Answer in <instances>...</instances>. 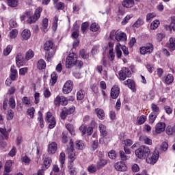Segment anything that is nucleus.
<instances>
[{
    "label": "nucleus",
    "instance_id": "nucleus-37",
    "mask_svg": "<svg viewBox=\"0 0 175 175\" xmlns=\"http://www.w3.org/2000/svg\"><path fill=\"white\" fill-rule=\"evenodd\" d=\"M165 132L167 135L170 136L172 135H175V124L173 126H168L165 129Z\"/></svg>",
    "mask_w": 175,
    "mask_h": 175
},
{
    "label": "nucleus",
    "instance_id": "nucleus-25",
    "mask_svg": "<svg viewBox=\"0 0 175 175\" xmlns=\"http://www.w3.org/2000/svg\"><path fill=\"white\" fill-rule=\"evenodd\" d=\"M98 129L100 131V133L103 137H106L107 136V130L106 129V126L105 124H100L98 126Z\"/></svg>",
    "mask_w": 175,
    "mask_h": 175
},
{
    "label": "nucleus",
    "instance_id": "nucleus-20",
    "mask_svg": "<svg viewBox=\"0 0 175 175\" xmlns=\"http://www.w3.org/2000/svg\"><path fill=\"white\" fill-rule=\"evenodd\" d=\"M167 47L170 51H175V38L171 37L169 39L168 43L167 44Z\"/></svg>",
    "mask_w": 175,
    "mask_h": 175
},
{
    "label": "nucleus",
    "instance_id": "nucleus-1",
    "mask_svg": "<svg viewBox=\"0 0 175 175\" xmlns=\"http://www.w3.org/2000/svg\"><path fill=\"white\" fill-rule=\"evenodd\" d=\"M151 154V150L146 145L141 146L135 150V155L139 159H146L147 157Z\"/></svg>",
    "mask_w": 175,
    "mask_h": 175
},
{
    "label": "nucleus",
    "instance_id": "nucleus-26",
    "mask_svg": "<svg viewBox=\"0 0 175 175\" xmlns=\"http://www.w3.org/2000/svg\"><path fill=\"white\" fill-rule=\"evenodd\" d=\"M0 137L2 138L3 140H8V139H9V133L6 131V129L0 127Z\"/></svg>",
    "mask_w": 175,
    "mask_h": 175
},
{
    "label": "nucleus",
    "instance_id": "nucleus-59",
    "mask_svg": "<svg viewBox=\"0 0 175 175\" xmlns=\"http://www.w3.org/2000/svg\"><path fill=\"white\" fill-rule=\"evenodd\" d=\"M65 158H66L65 152H61L59 157V159L62 165V167L64 166V165H65Z\"/></svg>",
    "mask_w": 175,
    "mask_h": 175
},
{
    "label": "nucleus",
    "instance_id": "nucleus-33",
    "mask_svg": "<svg viewBox=\"0 0 175 175\" xmlns=\"http://www.w3.org/2000/svg\"><path fill=\"white\" fill-rule=\"evenodd\" d=\"M12 166H13L12 161L9 160L6 161L4 167V172H5V173H10V172H12Z\"/></svg>",
    "mask_w": 175,
    "mask_h": 175
},
{
    "label": "nucleus",
    "instance_id": "nucleus-6",
    "mask_svg": "<svg viewBox=\"0 0 175 175\" xmlns=\"http://www.w3.org/2000/svg\"><path fill=\"white\" fill-rule=\"evenodd\" d=\"M76 61H77V55H75V53L69 54L66 59V68L68 69L73 68V66H75V64H76Z\"/></svg>",
    "mask_w": 175,
    "mask_h": 175
},
{
    "label": "nucleus",
    "instance_id": "nucleus-47",
    "mask_svg": "<svg viewBox=\"0 0 175 175\" xmlns=\"http://www.w3.org/2000/svg\"><path fill=\"white\" fill-rule=\"evenodd\" d=\"M27 114L30 118H33L35 117V108L33 107L29 108L27 111Z\"/></svg>",
    "mask_w": 175,
    "mask_h": 175
},
{
    "label": "nucleus",
    "instance_id": "nucleus-45",
    "mask_svg": "<svg viewBox=\"0 0 175 175\" xmlns=\"http://www.w3.org/2000/svg\"><path fill=\"white\" fill-rule=\"evenodd\" d=\"M34 55L35 53H33V51H32V49H29L27 52H26L25 58L27 61H29V59H32V57Z\"/></svg>",
    "mask_w": 175,
    "mask_h": 175
},
{
    "label": "nucleus",
    "instance_id": "nucleus-10",
    "mask_svg": "<svg viewBox=\"0 0 175 175\" xmlns=\"http://www.w3.org/2000/svg\"><path fill=\"white\" fill-rule=\"evenodd\" d=\"M79 131L82 133V136H84V135H87V136H91L92 133H94V129L92 127H87L86 125L82 124L79 127Z\"/></svg>",
    "mask_w": 175,
    "mask_h": 175
},
{
    "label": "nucleus",
    "instance_id": "nucleus-51",
    "mask_svg": "<svg viewBox=\"0 0 175 175\" xmlns=\"http://www.w3.org/2000/svg\"><path fill=\"white\" fill-rule=\"evenodd\" d=\"M61 139L63 144H66V143H68V133L66 131L62 133Z\"/></svg>",
    "mask_w": 175,
    "mask_h": 175
},
{
    "label": "nucleus",
    "instance_id": "nucleus-62",
    "mask_svg": "<svg viewBox=\"0 0 175 175\" xmlns=\"http://www.w3.org/2000/svg\"><path fill=\"white\" fill-rule=\"evenodd\" d=\"M159 21H154L150 25V29L154 30L159 27Z\"/></svg>",
    "mask_w": 175,
    "mask_h": 175
},
{
    "label": "nucleus",
    "instance_id": "nucleus-9",
    "mask_svg": "<svg viewBox=\"0 0 175 175\" xmlns=\"http://www.w3.org/2000/svg\"><path fill=\"white\" fill-rule=\"evenodd\" d=\"M140 54L146 55V54H151L154 51V45L152 43H148L144 46L139 48Z\"/></svg>",
    "mask_w": 175,
    "mask_h": 175
},
{
    "label": "nucleus",
    "instance_id": "nucleus-53",
    "mask_svg": "<svg viewBox=\"0 0 175 175\" xmlns=\"http://www.w3.org/2000/svg\"><path fill=\"white\" fill-rule=\"evenodd\" d=\"M64 109H66V111H67V114L68 116H70V114H73L74 112L76 111V107H75V105H72L68 108L64 107Z\"/></svg>",
    "mask_w": 175,
    "mask_h": 175
},
{
    "label": "nucleus",
    "instance_id": "nucleus-38",
    "mask_svg": "<svg viewBox=\"0 0 175 175\" xmlns=\"http://www.w3.org/2000/svg\"><path fill=\"white\" fill-rule=\"evenodd\" d=\"M85 96V92L83 90H80L77 92V100H83Z\"/></svg>",
    "mask_w": 175,
    "mask_h": 175
},
{
    "label": "nucleus",
    "instance_id": "nucleus-40",
    "mask_svg": "<svg viewBox=\"0 0 175 175\" xmlns=\"http://www.w3.org/2000/svg\"><path fill=\"white\" fill-rule=\"evenodd\" d=\"M157 117H158V114L151 112L148 116L149 124H153L154 122H155Z\"/></svg>",
    "mask_w": 175,
    "mask_h": 175
},
{
    "label": "nucleus",
    "instance_id": "nucleus-21",
    "mask_svg": "<svg viewBox=\"0 0 175 175\" xmlns=\"http://www.w3.org/2000/svg\"><path fill=\"white\" fill-rule=\"evenodd\" d=\"M29 38H31V31L28 29H25L21 34V38L22 40H28Z\"/></svg>",
    "mask_w": 175,
    "mask_h": 175
},
{
    "label": "nucleus",
    "instance_id": "nucleus-43",
    "mask_svg": "<svg viewBox=\"0 0 175 175\" xmlns=\"http://www.w3.org/2000/svg\"><path fill=\"white\" fill-rule=\"evenodd\" d=\"M143 24H144V21H143L141 18H139L137 21L133 25V28H140Z\"/></svg>",
    "mask_w": 175,
    "mask_h": 175
},
{
    "label": "nucleus",
    "instance_id": "nucleus-46",
    "mask_svg": "<svg viewBox=\"0 0 175 175\" xmlns=\"http://www.w3.org/2000/svg\"><path fill=\"white\" fill-rule=\"evenodd\" d=\"M84 142L83 141L75 142V148L77 150H83L84 148Z\"/></svg>",
    "mask_w": 175,
    "mask_h": 175
},
{
    "label": "nucleus",
    "instance_id": "nucleus-52",
    "mask_svg": "<svg viewBox=\"0 0 175 175\" xmlns=\"http://www.w3.org/2000/svg\"><path fill=\"white\" fill-rule=\"evenodd\" d=\"M74 28H76V31H74L72 32L71 37L72 39H79V36H80L79 34V27L78 26H75Z\"/></svg>",
    "mask_w": 175,
    "mask_h": 175
},
{
    "label": "nucleus",
    "instance_id": "nucleus-5",
    "mask_svg": "<svg viewBox=\"0 0 175 175\" xmlns=\"http://www.w3.org/2000/svg\"><path fill=\"white\" fill-rule=\"evenodd\" d=\"M119 80L124 81L126 80V77H132V72L129 68L123 67L118 73Z\"/></svg>",
    "mask_w": 175,
    "mask_h": 175
},
{
    "label": "nucleus",
    "instance_id": "nucleus-32",
    "mask_svg": "<svg viewBox=\"0 0 175 175\" xmlns=\"http://www.w3.org/2000/svg\"><path fill=\"white\" fill-rule=\"evenodd\" d=\"M53 163V160H51V157H46L44 160V170L49 169Z\"/></svg>",
    "mask_w": 175,
    "mask_h": 175
},
{
    "label": "nucleus",
    "instance_id": "nucleus-29",
    "mask_svg": "<svg viewBox=\"0 0 175 175\" xmlns=\"http://www.w3.org/2000/svg\"><path fill=\"white\" fill-rule=\"evenodd\" d=\"M38 121L39 122L40 128H44V120H43V113L41 111L38 112Z\"/></svg>",
    "mask_w": 175,
    "mask_h": 175
},
{
    "label": "nucleus",
    "instance_id": "nucleus-30",
    "mask_svg": "<svg viewBox=\"0 0 175 175\" xmlns=\"http://www.w3.org/2000/svg\"><path fill=\"white\" fill-rule=\"evenodd\" d=\"M95 111L99 120H105V111L103 109L97 108L95 109Z\"/></svg>",
    "mask_w": 175,
    "mask_h": 175
},
{
    "label": "nucleus",
    "instance_id": "nucleus-11",
    "mask_svg": "<svg viewBox=\"0 0 175 175\" xmlns=\"http://www.w3.org/2000/svg\"><path fill=\"white\" fill-rule=\"evenodd\" d=\"M120 91H121V89L120 88V86H118V85H113L110 92L111 98L112 99H117V98L120 96Z\"/></svg>",
    "mask_w": 175,
    "mask_h": 175
},
{
    "label": "nucleus",
    "instance_id": "nucleus-58",
    "mask_svg": "<svg viewBox=\"0 0 175 175\" xmlns=\"http://www.w3.org/2000/svg\"><path fill=\"white\" fill-rule=\"evenodd\" d=\"M14 117V111L12 109H9L7 113V120L8 121H10L11 120H13V118Z\"/></svg>",
    "mask_w": 175,
    "mask_h": 175
},
{
    "label": "nucleus",
    "instance_id": "nucleus-28",
    "mask_svg": "<svg viewBox=\"0 0 175 175\" xmlns=\"http://www.w3.org/2000/svg\"><path fill=\"white\" fill-rule=\"evenodd\" d=\"M31 17V11L26 10L25 13L20 16V20L22 23H25V19L28 18V20H29Z\"/></svg>",
    "mask_w": 175,
    "mask_h": 175
},
{
    "label": "nucleus",
    "instance_id": "nucleus-54",
    "mask_svg": "<svg viewBox=\"0 0 175 175\" xmlns=\"http://www.w3.org/2000/svg\"><path fill=\"white\" fill-rule=\"evenodd\" d=\"M13 50V46L12 45H8L6 49L3 50V54L5 56H8L12 53V51Z\"/></svg>",
    "mask_w": 175,
    "mask_h": 175
},
{
    "label": "nucleus",
    "instance_id": "nucleus-44",
    "mask_svg": "<svg viewBox=\"0 0 175 175\" xmlns=\"http://www.w3.org/2000/svg\"><path fill=\"white\" fill-rule=\"evenodd\" d=\"M99 25L96 23H93L91 24L90 29L92 32H98L99 31Z\"/></svg>",
    "mask_w": 175,
    "mask_h": 175
},
{
    "label": "nucleus",
    "instance_id": "nucleus-57",
    "mask_svg": "<svg viewBox=\"0 0 175 175\" xmlns=\"http://www.w3.org/2000/svg\"><path fill=\"white\" fill-rule=\"evenodd\" d=\"M8 105L11 109H16V100H14V98L11 97L9 99Z\"/></svg>",
    "mask_w": 175,
    "mask_h": 175
},
{
    "label": "nucleus",
    "instance_id": "nucleus-55",
    "mask_svg": "<svg viewBox=\"0 0 175 175\" xmlns=\"http://www.w3.org/2000/svg\"><path fill=\"white\" fill-rule=\"evenodd\" d=\"M49 27V19L45 18L42 21V28L43 31H46V29Z\"/></svg>",
    "mask_w": 175,
    "mask_h": 175
},
{
    "label": "nucleus",
    "instance_id": "nucleus-12",
    "mask_svg": "<svg viewBox=\"0 0 175 175\" xmlns=\"http://www.w3.org/2000/svg\"><path fill=\"white\" fill-rule=\"evenodd\" d=\"M72 90H73V81L70 80L67 81L63 86V89H62L63 94H70Z\"/></svg>",
    "mask_w": 175,
    "mask_h": 175
},
{
    "label": "nucleus",
    "instance_id": "nucleus-13",
    "mask_svg": "<svg viewBox=\"0 0 175 175\" xmlns=\"http://www.w3.org/2000/svg\"><path fill=\"white\" fill-rule=\"evenodd\" d=\"M150 155L146 157V162L150 165H155L158 161V158H159V154L153 153L152 155Z\"/></svg>",
    "mask_w": 175,
    "mask_h": 175
},
{
    "label": "nucleus",
    "instance_id": "nucleus-23",
    "mask_svg": "<svg viewBox=\"0 0 175 175\" xmlns=\"http://www.w3.org/2000/svg\"><path fill=\"white\" fill-rule=\"evenodd\" d=\"M57 145L55 142H52L49 145L48 152L49 154H55L57 152Z\"/></svg>",
    "mask_w": 175,
    "mask_h": 175
},
{
    "label": "nucleus",
    "instance_id": "nucleus-24",
    "mask_svg": "<svg viewBox=\"0 0 175 175\" xmlns=\"http://www.w3.org/2000/svg\"><path fill=\"white\" fill-rule=\"evenodd\" d=\"M121 50V44L118 43L115 47V53L118 59H120L121 57H122V51Z\"/></svg>",
    "mask_w": 175,
    "mask_h": 175
},
{
    "label": "nucleus",
    "instance_id": "nucleus-63",
    "mask_svg": "<svg viewBox=\"0 0 175 175\" xmlns=\"http://www.w3.org/2000/svg\"><path fill=\"white\" fill-rule=\"evenodd\" d=\"M66 129L70 132V135H75V128L71 124H68L66 126Z\"/></svg>",
    "mask_w": 175,
    "mask_h": 175
},
{
    "label": "nucleus",
    "instance_id": "nucleus-2",
    "mask_svg": "<svg viewBox=\"0 0 175 175\" xmlns=\"http://www.w3.org/2000/svg\"><path fill=\"white\" fill-rule=\"evenodd\" d=\"M109 38L111 40H115L117 42H126L127 40L126 33L120 30H112L109 34Z\"/></svg>",
    "mask_w": 175,
    "mask_h": 175
},
{
    "label": "nucleus",
    "instance_id": "nucleus-39",
    "mask_svg": "<svg viewBox=\"0 0 175 175\" xmlns=\"http://www.w3.org/2000/svg\"><path fill=\"white\" fill-rule=\"evenodd\" d=\"M68 172L70 175H76L77 174V171H76V167L73 165L72 163H70V165L68 166Z\"/></svg>",
    "mask_w": 175,
    "mask_h": 175
},
{
    "label": "nucleus",
    "instance_id": "nucleus-7",
    "mask_svg": "<svg viewBox=\"0 0 175 175\" xmlns=\"http://www.w3.org/2000/svg\"><path fill=\"white\" fill-rule=\"evenodd\" d=\"M46 122H48L49 129H53L55 128V125H57V122L55 121V118L53 116V113L49 111L46 113V116L45 118Z\"/></svg>",
    "mask_w": 175,
    "mask_h": 175
},
{
    "label": "nucleus",
    "instance_id": "nucleus-41",
    "mask_svg": "<svg viewBox=\"0 0 175 175\" xmlns=\"http://www.w3.org/2000/svg\"><path fill=\"white\" fill-rule=\"evenodd\" d=\"M7 2L10 8H17L18 6V0H7Z\"/></svg>",
    "mask_w": 175,
    "mask_h": 175
},
{
    "label": "nucleus",
    "instance_id": "nucleus-22",
    "mask_svg": "<svg viewBox=\"0 0 175 175\" xmlns=\"http://www.w3.org/2000/svg\"><path fill=\"white\" fill-rule=\"evenodd\" d=\"M122 5L124 8L130 9L131 8H133V6H135V0H124L122 2Z\"/></svg>",
    "mask_w": 175,
    "mask_h": 175
},
{
    "label": "nucleus",
    "instance_id": "nucleus-42",
    "mask_svg": "<svg viewBox=\"0 0 175 175\" xmlns=\"http://www.w3.org/2000/svg\"><path fill=\"white\" fill-rule=\"evenodd\" d=\"M174 81V77H173V75L168 74L165 77V83L167 85H170Z\"/></svg>",
    "mask_w": 175,
    "mask_h": 175
},
{
    "label": "nucleus",
    "instance_id": "nucleus-64",
    "mask_svg": "<svg viewBox=\"0 0 175 175\" xmlns=\"http://www.w3.org/2000/svg\"><path fill=\"white\" fill-rule=\"evenodd\" d=\"M88 22H84L81 24V29L83 33H85L87 29H88Z\"/></svg>",
    "mask_w": 175,
    "mask_h": 175
},
{
    "label": "nucleus",
    "instance_id": "nucleus-17",
    "mask_svg": "<svg viewBox=\"0 0 175 175\" xmlns=\"http://www.w3.org/2000/svg\"><path fill=\"white\" fill-rule=\"evenodd\" d=\"M165 128L166 124L165 122H159L155 126V132L156 133H162V132H165Z\"/></svg>",
    "mask_w": 175,
    "mask_h": 175
},
{
    "label": "nucleus",
    "instance_id": "nucleus-4",
    "mask_svg": "<svg viewBox=\"0 0 175 175\" xmlns=\"http://www.w3.org/2000/svg\"><path fill=\"white\" fill-rule=\"evenodd\" d=\"M43 12L42 7H38L34 12V14L30 17L29 19L26 21L27 24H35L36 21H38L40 18V14Z\"/></svg>",
    "mask_w": 175,
    "mask_h": 175
},
{
    "label": "nucleus",
    "instance_id": "nucleus-49",
    "mask_svg": "<svg viewBox=\"0 0 175 175\" xmlns=\"http://www.w3.org/2000/svg\"><path fill=\"white\" fill-rule=\"evenodd\" d=\"M147 121V116L142 115L137 120V122L138 125H143Z\"/></svg>",
    "mask_w": 175,
    "mask_h": 175
},
{
    "label": "nucleus",
    "instance_id": "nucleus-56",
    "mask_svg": "<svg viewBox=\"0 0 175 175\" xmlns=\"http://www.w3.org/2000/svg\"><path fill=\"white\" fill-rule=\"evenodd\" d=\"M108 58L110 59V61H114L116 58V53H114V50L113 49H109Z\"/></svg>",
    "mask_w": 175,
    "mask_h": 175
},
{
    "label": "nucleus",
    "instance_id": "nucleus-16",
    "mask_svg": "<svg viewBox=\"0 0 175 175\" xmlns=\"http://www.w3.org/2000/svg\"><path fill=\"white\" fill-rule=\"evenodd\" d=\"M124 85H127L133 92H136V83L134 80L129 79L124 81Z\"/></svg>",
    "mask_w": 175,
    "mask_h": 175
},
{
    "label": "nucleus",
    "instance_id": "nucleus-48",
    "mask_svg": "<svg viewBox=\"0 0 175 175\" xmlns=\"http://www.w3.org/2000/svg\"><path fill=\"white\" fill-rule=\"evenodd\" d=\"M55 9H56V10H64V9H65V3L63 2L56 3Z\"/></svg>",
    "mask_w": 175,
    "mask_h": 175
},
{
    "label": "nucleus",
    "instance_id": "nucleus-27",
    "mask_svg": "<svg viewBox=\"0 0 175 175\" xmlns=\"http://www.w3.org/2000/svg\"><path fill=\"white\" fill-rule=\"evenodd\" d=\"M53 47H54V43L51 40L46 41L44 44V50H45V51L53 50Z\"/></svg>",
    "mask_w": 175,
    "mask_h": 175
},
{
    "label": "nucleus",
    "instance_id": "nucleus-19",
    "mask_svg": "<svg viewBox=\"0 0 175 175\" xmlns=\"http://www.w3.org/2000/svg\"><path fill=\"white\" fill-rule=\"evenodd\" d=\"M141 143L144 144H147L148 146H151L152 144V139H150L147 135H141L139 139Z\"/></svg>",
    "mask_w": 175,
    "mask_h": 175
},
{
    "label": "nucleus",
    "instance_id": "nucleus-8",
    "mask_svg": "<svg viewBox=\"0 0 175 175\" xmlns=\"http://www.w3.org/2000/svg\"><path fill=\"white\" fill-rule=\"evenodd\" d=\"M54 105L57 107H59L60 105L66 106V105H68V98L64 96L58 95L54 99Z\"/></svg>",
    "mask_w": 175,
    "mask_h": 175
},
{
    "label": "nucleus",
    "instance_id": "nucleus-31",
    "mask_svg": "<svg viewBox=\"0 0 175 175\" xmlns=\"http://www.w3.org/2000/svg\"><path fill=\"white\" fill-rule=\"evenodd\" d=\"M150 109L152 110V113L154 114L159 115V113H161V109H159V107L155 103H152L150 105Z\"/></svg>",
    "mask_w": 175,
    "mask_h": 175
},
{
    "label": "nucleus",
    "instance_id": "nucleus-61",
    "mask_svg": "<svg viewBox=\"0 0 175 175\" xmlns=\"http://www.w3.org/2000/svg\"><path fill=\"white\" fill-rule=\"evenodd\" d=\"M122 143L125 146V147H131V146L133 144V141H132V139H126L123 140Z\"/></svg>",
    "mask_w": 175,
    "mask_h": 175
},
{
    "label": "nucleus",
    "instance_id": "nucleus-3",
    "mask_svg": "<svg viewBox=\"0 0 175 175\" xmlns=\"http://www.w3.org/2000/svg\"><path fill=\"white\" fill-rule=\"evenodd\" d=\"M66 152L68 155L70 163H73L76 159V152H75V144L73 143V139L70 140L69 146H67Z\"/></svg>",
    "mask_w": 175,
    "mask_h": 175
},
{
    "label": "nucleus",
    "instance_id": "nucleus-15",
    "mask_svg": "<svg viewBox=\"0 0 175 175\" xmlns=\"http://www.w3.org/2000/svg\"><path fill=\"white\" fill-rule=\"evenodd\" d=\"M115 169L118 170V172H126L128 170V167H126V164L123 161H120L115 163Z\"/></svg>",
    "mask_w": 175,
    "mask_h": 175
},
{
    "label": "nucleus",
    "instance_id": "nucleus-14",
    "mask_svg": "<svg viewBox=\"0 0 175 175\" xmlns=\"http://www.w3.org/2000/svg\"><path fill=\"white\" fill-rule=\"evenodd\" d=\"M17 77H18V72H17V69H16V66L12 65L10 68V79L12 81H16Z\"/></svg>",
    "mask_w": 175,
    "mask_h": 175
},
{
    "label": "nucleus",
    "instance_id": "nucleus-36",
    "mask_svg": "<svg viewBox=\"0 0 175 175\" xmlns=\"http://www.w3.org/2000/svg\"><path fill=\"white\" fill-rule=\"evenodd\" d=\"M58 80V75L56 72H52L51 75V81L50 83L51 85H54L55 83H57V81Z\"/></svg>",
    "mask_w": 175,
    "mask_h": 175
},
{
    "label": "nucleus",
    "instance_id": "nucleus-60",
    "mask_svg": "<svg viewBox=\"0 0 175 175\" xmlns=\"http://www.w3.org/2000/svg\"><path fill=\"white\" fill-rule=\"evenodd\" d=\"M28 73V67H23L19 69V76H25Z\"/></svg>",
    "mask_w": 175,
    "mask_h": 175
},
{
    "label": "nucleus",
    "instance_id": "nucleus-34",
    "mask_svg": "<svg viewBox=\"0 0 175 175\" xmlns=\"http://www.w3.org/2000/svg\"><path fill=\"white\" fill-rule=\"evenodd\" d=\"M107 165V160L100 159L96 163L97 169H102V167H105Z\"/></svg>",
    "mask_w": 175,
    "mask_h": 175
},
{
    "label": "nucleus",
    "instance_id": "nucleus-50",
    "mask_svg": "<svg viewBox=\"0 0 175 175\" xmlns=\"http://www.w3.org/2000/svg\"><path fill=\"white\" fill-rule=\"evenodd\" d=\"M17 35H18V30H17V29H14L10 32V39H16Z\"/></svg>",
    "mask_w": 175,
    "mask_h": 175
},
{
    "label": "nucleus",
    "instance_id": "nucleus-35",
    "mask_svg": "<svg viewBox=\"0 0 175 175\" xmlns=\"http://www.w3.org/2000/svg\"><path fill=\"white\" fill-rule=\"evenodd\" d=\"M37 68L39 70H43L46 69V62L44 59H41L37 62Z\"/></svg>",
    "mask_w": 175,
    "mask_h": 175
},
{
    "label": "nucleus",
    "instance_id": "nucleus-18",
    "mask_svg": "<svg viewBox=\"0 0 175 175\" xmlns=\"http://www.w3.org/2000/svg\"><path fill=\"white\" fill-rule=\"evenodd\" d=\"M16 64L18 68L24 66V56H23V53H19L17 54L16 57Z\"/></svg>",
    "mask_w": 175,
    "mask_h": 175
}]
</instances>
